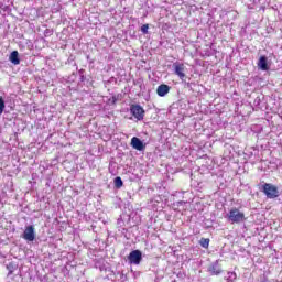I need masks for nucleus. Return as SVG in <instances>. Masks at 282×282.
<instances>
[{"mask_svg": "<svg viewBox=\"0 0 282 282\" xmlns=\"http://www.w3.org/2000/svg\"><path fill=\"white\" fill-rule=\"evenodd\" d=\"M199 245L202 246V248H208V246H210V239L202 238Z\"/></svg>", "mask_w": 282, "mask_h": 282, "instance_id": "13", "label": "nucleus"}, {"mask_svg": "<svg viewBox=\"0 0 282 282\" xmlns=\"http://www.w3.org/2000/svg\"><path fill=\"white\" fill-rule=\"evenodd\" d=\"M169 91H171V86L166 84H161L156 88V94L158 96H160V98H164V96H166Z\"/></svg>", "mask_w": 282, "mask_h": 282, "instance_id": "9", "label": "nucleus"}, {"mask_svg": "<svg viewBox=\"0 0 282 282\" xmlns=\"http://www.w3.org/2000/svg\"><path fill=\"white\" fill-rule=\"evenodd\" d=\"M6 111V100H3V97L0 96V116Z\"/></svg>", "mask_w": 282, "mask_h": 282, "instance_id": "15", "label": "nucleus"}, {"mask_svg": "<svg viewBox=\"0 0 282 282\" xmlns=\"http://www.w3.org/2000/svg\"><path fill=\"white\" fill-rule=\"evenodd\" d=\"M22 237L25 239V241H34V239H36V231L34 230V226H26Z\"/></svg>", "mask_w": 282, "mask_h": 282, "instance_id": "6", "label": "nucleus"}, {"mask_svg": "<svg viewBox=\"0 0 282 282\" xmlns=\"http://www.w3.org/2000/svg\"><path fill=\"white\" fill-rule=\"evenodd\" d=\"M184 87H186V89H193V84L185 82V79L182 80Z\"/></svg>", "mask_w": 282, "mask_h": 282, "instance_id": "18", "label": "nucleus"}, {"mask_svg": "<svg viewBox=\"0 0 282 282\" xmlns=\"http://www.w3.org/2000/svg\"><path fill=\"white\" fill-rule=\"evenodd\" d=\"M79 80H80V83H85V80H87V77H85V75H80Z\"/></svg>", "mask_w": 282, "mask_h": 282, "instance_id": "21", "label": "nucleus"}, {"mask_svg": "<svg viewBox=\"0 0 282 282\" xmlns=\"http://www.w3.org/2000/svg\"><path fill=\"white\" fill-rule=\"evenodd\" d=\"M44 36H52V30L46 29V30L44 31Z\"/></svg>", "mask_w": 282, "mask_h": 282, "instance_id": "20", "label": "nucleus"}, {"mask_svg": "<svg viewBox=\"0 0 282 282\" xmlns=\"http://www.w3.org/2000/svg\"><path fill=\"white\" fill-rule=\"evenodd\" d=\"M130 113L138 120H144V108L140 105H132L130 107Z\"/></svg>", "mask_w": 282, "mask_h": 282, "instance_id": "5", "label": "nucleus"}, {"mask_svg": "<svg viewBox=\"0 0 282 282\" xmlns=\"http://www.w3.org/2000/svg\"><path fill=\"white\" fill-rule=\"evenodd\" d=\"M227 219L230 224H243L246 221V214L237 207H232L227 214Z\"/></svg>", "mask_w": 282, "mask_h": 282, "instance_id": "1", "label": "nucleus"}, {"mask_svg": "<svg viewBox=\"0 0 282 282\" xmlns=\"http://www.w3.org/2000/svg\"><path fill=\"white\" fill-rule=\"evenodd\" d=\"M78 75L79 76H85V69H79Z\"/></svg>", "mask_w": 282, "mask_h": 282, "instance_id": "22", "label": "nucleus"}, {"mask_svg": "<svg viewBox=\"0 0 282 282\" xmlns=\"http://www.w3.org/2000/svg\"><path fill=\"white\" fill-rule=\"evenodd\" d=\"M260 191L265 194L268 199H276L281 194L279 193V187L273 184L264 183Z\"/></svg>", "mask_w": 282, "mask_h": 282, "instance_id": "2", "label": "nucleus"}, {"mask_svg": "<svg viewBox=\"0 0 282 282\" xmlns=\"http://www.w3.org/2000/svg\"><path fill=\"white\" fill-rule=\"evenodd\" d=\"M254 107H259L261 105V97H257L253 101Z\"/></svg>", "mask_w": 282, "mask_h": 282, "instance_id": "19", "label": "nucleus"}, {"mask_svg": "<svg viewBox=\"0 0 282 282\" xmlns=\"http://www.w3.org/2000/svg\"><path fill=\"white\" fill-rule=\"evenodd\" d=\"M257 65H258V69H261V72H269L270 64L268 62V56L265 55L260 56Z\"/></svg>", "mask_w": 282, "mask_h": 282, "instance_id": "7", "label": "nucleus"}, {"mask_svg": "<svg viewBox=\"0 0 282 282\" xmlns=\"http://www.w3.org/2000/svg\"><path fill=\"white\" fill-rule=\"evenodd\" d=\"M208 272L215 276H219L221 274V265H219V261H215L208 268Z\"/></svg>", "mask_w": 282, "mask_h": 282, "instance_id": "10", "label": "nucleus"}, {"mask_svg": "<svg viewBox=\"0 0 282 282\" xmlns=\"http://www.w3.org/2000/svg\"><path fill=\"white\" fill-rule=\"evenodd\" d=\"M175 206H177V208H182L183 210H186V202L181 200V202H176Z\"/></svg>", "mask_w": 282, "mask_h": 282, "instance_id": "16", "label": "nucleus"}, {"mask_svg": "<svg viewBox=\"0 0 282 282\" xmlns=\"http://www.w3.org/2000/svg\"><path fill=\"white\" fill-rule=\"evenodd\" d=\"M9 61H10V63H12V65H21V58L19 57V51L11 52V54L9 56Z\"/></svg>", "mask_w": 282, "mask_h": 282, "instance_id": "11", "label": "nucleus"}, {"mask_svg": "<svg viewBox=\"0 0 282 282\" xmlns=\"http://www.w3.org/2000/svg\"><path fill=\"white\" fill-rule=\"evenodd\" d=\"M131 147L134 148L137 151H144V149H147L144 142H142V140H140V138L138 137H133L131 139Z\"/></svg>", "mask_w": 282, "mask_h": 282, "instance_id": "8", "label": "nucleus"}, {"mask_svg": "<svg viewBox=\"0 0 282 282\" xmlns=\"http://www.w3.org/2000/svg\"><path fill=\"white\" fill-rule=\"evenodd\" d=\"M128 261L131 265H140L142 263V251L133 250L128 256Z\"/></svg>", "mask_w": 282, "mask_h": 282, "instance_id": "4", "label": "nucleus"}, {"mask_svg": "<svg viewBox=\"0 0 282 282\" xmlns=\"http://www.w3.org/2000/svg\"><path fill=\"white\" fill-rule=\"evenodd\" d=\"M173 72L181 80H184L186 78V66L183 63L175 62L172 65Z\"/></svg>", "mask_w": 282, "mask_h": 282, "instance_id": "3", "label": "nucleus"}, {"mask_svg": "<svg viewBox=\"0 0 282 282\" xmlns=\"http://www.w3.org/2000/svg\"><path fill=\"white\" fill-rule=\"evenodd\" d=\"M123 182H122V177H120V176H117V177H115V187L116 188H120L121 186H123Z\"/></svg>", "mask_w": 282, "mask_h": 282, "instance_id": "14", "label": "nucleus"}, {"mask_svg": "<svg viewBox=\"0 0 282 282\" xmlns=\"http://www.w3.org/2000/svg\"><path fill=\"white\" fill-rule=\"evenodd\" d=\"M141 32H142L143 34H149V24H143V25L141 26Z\"/></svg>", "mask_w": 282, "mask_h": 282, "instance_id": "17", "label": "nucleus"}, {"mask_svg": "<svg viewBox=\"0 0 282 282\" xmlns=\"http://www.w3.org/2000/svg\"><path fill=\"white\" fill-rule=\"evenodd\" d=\"M225 281H227V282L237 281V273H235L232 271L227 272V274L225 275Z\"/></svg>", "mask_w": 282, "mask_h": 282, "instance_id": "12", "label": "nucleus"}]
</instances>
